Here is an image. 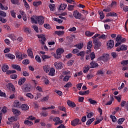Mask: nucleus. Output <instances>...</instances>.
<instances>
[{"mask_svg": "<svg viewBox=\"0 0 128 128\" xmlns=\"http://www.w3.org/2000/svg\"><path fill=\"white\" fill-rule=\"evenodd\" d=\"M31 22L36 24H39L40 26H42L44 22V18L42 16H35L30 18Z\"/></svg>", "mask_w": 128, "mask_h": 128, "instance_id": "nucleus-1", "label": "nucleus"}, {"mask_svg": "<svg viewBox=\"0 0 128 128\" xmlns=\"http://www.w3.org/2000/svg\"><path fill=\"white\" fill-rule=\"evenodd\" d=\"M0 2L1 10H8V3H6V0H1Z\"/></svg>", "mask_w": 128, "mask_h": 128, "instance_id": "nucleus-2", "label": "nucleus"}, {"mask_svg": "<svg viewBox=\"0 0 128 128\" xmlns=\"http://www.w3.org/2000/svg\"><path fill=\"white\" fill-rule=\"evenodd\" d=\"M64 48H58L56 50V54L55 55V58L58 60V58H60V54H64Z\"/></svg>", "mask_w": 128, "mask_h": 128, "instance_id": "nucleus-3", "label": "nucleus"}, {"mask_svg": "<svg viewBox=\"0 0 128 128\" xmlns=\"http://www.w3.org/2000/svg\"><path fill=\"white\" fill-rule=\"evenodd\" d=\"M73 16L74 18L77 20H80V18H82V14H80L78 10H75L74 12Z\"/></svg>", "mask_w": 128, "mask_h": 128, "instance_id": "nucleus-4", "label": "nucleus"}, {"mask_svg": "<svg viewBox=\"0 0 128 128\" xmlns=\"http://www.w3.org/2000/svg\"><path fill=\"white\" fill-rule=\"evenodd\" d=\"M54 66L57 70H62L64 68V64L62 62H58L54 63Z\"/></svg>", "mask_w": 128, "mask_h": 128, "instance_id": "nucleus-5", "label": "nucleus"}, {"mask_svg": "<svg viewBox=\"0 0 128 128\" xmlns=\"http://www.w3.org/2000/svg\"><path fill=\"white\" fill-rule=\"evenodd\" d=\"M38 38H40L39 40L40 42V44H46L44 42H46V36H44V35H38Z\"/></svg>", "mask_w": 128, "mask_h": 128, "instance_id": "nucleus-6", "label": "nucleus"}, {"mask_svg": "<svg viewBox=\"0 0 128 128\" xmlns=\"http://www.w3.org/2000/svg\"><path fill=\"white\" fill-rule=\"evenodd\" d=\"M109 56L108 54L103 55L102 56L98 58V60H103V62H106L108 60Z\"/></svg>", "mask_w": 128, "mask_h": 128, "instance_id": "nucleus-7", "label": "nucleus"}, {"mask_svg": "<svg viewBox=\"0 0 128 128\" xmlns=\"http://www.w3.org/2000/svg\"><path fill=\"white\" fill-rule=\"evenodd\" d=\"M92 42L94 44V48H97L98 50V48H100L102 46V42L98 41V40H94Z\"/></svg>", "mask_w": 128, "mask_h": 128, "instance_id": "nucleus-8", "label": "nucleus"}, {"mask_svg": "<svg viewBox=\"0 0 128 128\" xmlns=\"http://www.w3.org/2000/svg\"><path fill=\"white\" fill-rule=\"evenodd\" d=\"M106 45L109 48H112L114 46V42L112 40H110L107 42Z\"/></svg>", "mask_w": 128, "mask_h": 128, "instance_id": "nucleus-9", "label": "nucleus"}, {"mask_svg": "<svg viewBox=\"0 0 128 128\" xmlns=\"http://www.w3.org/2000/svg\"><path fill=\"white\" fill-rule=\"evenodd\" d=\"M71 124L73 126H76L78 124H82V122H80V120L76 118L71 122Z\"/></svg>", "mask_w": 128, "mask_h": 128, "instance_id": "nucleus-10", "label": "nucleus"}, {"mask_svg": "<svg viewBox=\"0 0 128 128\" xmlns=\"http://www.w3.org/2000/svg\"><path fill=\"white\" fill-rule=\"evenodd\" d=\"M54 122H56L54 124V126H58V124H62V120H60V118L58 117H56L53 120Z\"/></svg>", "mask_w": 128, "mask_h": 128, "instance_id": "nucleus-11", "label": "nucleus"}, {"mask_svg": "<svg viewBox=\"0 0 128 128\" xmlns=\"http://www.w3.org/2000/svg\"><path fill=\"white\" fill-rule=\"evenodd\" d=\"M6 86L8 88H12V92H16V88H14V84H12L8 83L6 84Z\"/></svg>", "mask_w": 128, "mask_h": 128, "instance_id": "nucleus-12", "label": "nucleus"}, {"mask_svg": "<svg viewBox=\"0 0 128 128\" xmlns=\"http://www.w3.org/2000/svg\"><path fill=\"white\" fill-rule=\"evenodd\" d=\"M90 68H98V63L96 62H92L90 63Z\"/></svg>", "mask_w": 128, "mask_h": 128, "instance_id": "nucleus-13", "label": "nucleus"}, {"mask_svg": "<svg viewBox=\"0 0 128 128\" xmlns=\"http://www.w3.org/2000/svg\"><path fill=\"white\" fill-rule=\"evenodd\" d=\"M67 104H68V106H70V108H76V106L74 102H72L70 100H68Z\"/></svg>", "mask_w": 128, "mask_h": 128, "instance_id": "nucleus-14", "label": "nucleus"}, {"mask_svg": "<svg viewBox=\"0 0 128 128\" xmlns=\"http://www.w3.org/2000/svg\"><path fill=\"white\" fill-rule=\"evenodd\" d=\"M10 68L8 66L6 65V64H4L2 66V70L4 72H6L7 70Z\"/></svg>", "mask_w": 128, "mask_h": 128, "instance_id": "nucleus-15", "label": "nucleus"}, {"mask_svg": "<svg viewBox=\"0 0 128 128\" xmlns=\"http://www.w3.org/2000/svg\"><path fill=\"white\" fill-rule=\"evenodd\" d=\"M26 80V79L24 77L20 78L18 82L19 86H22L23 84H24Z\"/></svg>", "mask_w": 128, "mask_h": 128, "instance_id": "nucleus-16", "label": "nucleus"}, {"mask_svg": "<svg viewBox=\"0 0 128 128\" xmlns=\"http://www.w3.org/2000/svg\"><path fill=\"white\" fill-rule=\"evenodd\" d=\"M6 56L9 60H14V58H16V56L12 54H6Z\"/></svg>", "mask_w": 128, "mask_h": 128, "instance_id": "nucleus-17", "label": "nucleus"}, {"mask_svg": "<svg viewBox=\"0 0 128 128\" xmlns=\"http://www.w3.org/2000/svg\"><path fill=\"white\" fill-rule=\"evenodd\" d=\"M43 70L45 72H48L50 70V66L48 65H45L43 66Z\"/></svg>", "mask_w": 128, "mask_h": 128, "instance_id": "nucleus-18", "label": "nucleus"}, {"mask_svg": "<svg viewBox=\"0 0 128 128\" xmlns=\"http://www.w3.org/2000/svg\"><path fill=\"white\" fill-rule=\"evenodd\" d=\"M12 112L14 116H20V111L18 110V109L12 108Z\"/></svg>", "mask_w": 128, "mask_h": 128, "instance_id": "nucleus-19", "label": "nucleus"}, {"mask_svg": "<svg viewBox=\"0 0 128 128\" xmlns=\"http://www.w3.org/2000/svg\"><path fill=\"white\" fill-rule=\"evenodd\" d=\"M20 108L22 110H28L30 108V107L26 104H22L20 106Z\"/></svg>", "mask_w": 128, "mask_h": 128, "instance_id": "nucleus-20", "label": "nucleus"}, {"mask_svg": "<svg viewBox=\"0 0 128 128\" xmlns=\"http://www.w3.org/2000/svg\"><path fill=\"white\" fill-rule=\"evenodd\" d=\"M27 53L28 56H30V58H33L34 54L32 53V49H28L27 50Z\"/></svg>", "mask_w": 128, "mask_h": 128, "instance_id": "nucleus-21", "label": "nucleus"}, {"mask_svg": "<svg viewBox=\"0 0 128 128\" xmlns=\"http://www.w3.org/2000/svg\"><path fill=\"white\" fill-rule=\"evenodd\" d=\"M76 48H77L78 50H82L84 48V43L80 42L78 44H76L74 46Z\"/></svg>", "mask_w": 128, "mask_h": 128, "instance_id": "nucleus-22", "label": "nucleus"}, {"mask_svg": "<svg viewBox=\"0 0 128 128\" xmlns=\"http://www.w3.org/2000/svg\"><path fill=\"white\" fill-rule=\"evenodd\" d=\"M56 72V70L54 68H50V71L48 73L49 76H54V72Z\"/></svg>", "mask_w": 128, "mask_h": 128, "instance_id": "nucleus-23", "label": "nucleus"}, {"mask_svg": "<svg viewBox=\"0 0 128 128\" xmlns=\"http://www.w3.org/2000/svg\"><path fill=\"white\" fill-rule=\"evenodd\" d=\"M16 58H18V60H22V53L16 52Z\"/></svg>", "mask_w": 128, "mask_h": 128, "instance_id": "nucleus-24", "label": "nucleus"}, {"mask_svg": "<svg viewBox=\"0 0 128 128\" xmlns=\"http://www.w3.org/2000/svg\"><path fill=\"white\" fill-rule=\"evenodd\" d=\"M12 66L14 70H18V72H22V68H20V66L18 64H14Z\"/></svg>", "mask_w": 128, "mask_h": 128, "instance_id": "nucleus-25", "label": "nucleus"}, {"mask_svg": "<svg viewBox=\"0 0 128 128\" xmlns=\"http://www.w3.org/2000/svg\"><path fill=\"white\" fill-rule=\"evenodd\" d=\"M67 6L68 5L64 3L61 4L60 7V10H64L66 8Z\"/></svg>", "mask_w": 128, "mask_h": 128, "instance_id": "nucleus-26", "label": "nucleus"}, {"mask_svg": "<svg viewBox=\"0 0 128 128\" xmlns=\"http://www.w3.org/2000/svg\"><path fill=\"white\" fill-rule=\"evenodd\" d=\"M8 120L10 122H16V120H18V117L16 116H12L10 118H8Z\"/></svg>", "mask_w": 128, "mask_h": 128, "instance_id": "nucleus-27", "label": "nucleus"}, {"mask_svg": "<svg viewBox=\"0 0 128 128\" xmlns=\"http://www.w3.org/2000/svg\"><path fill=\"white\" fill-rule=\"evenodd\" d=\"M48 6L51 12H54V8H56V4H51L48 5Z\"/></svg>", "mask_w": 128, "mask_h": 128, "instance_id": "nucleus-28", "label": "nucleus"}, {"mask_svg": "<svg viewBox=\"0 0 128 128\" xmlns=\"http://www.w3.org/2000/svg\"><path fill=\"white\" fill-rule=\"evenodd\" d=\"M114 100V96H110V100L106 104V106H110L112 104V101Z\"/></svg>", "mask_w": 128, "mask_h": 128, "instance_id": "nucleus-29", "label": "nucleus"}, {"mask_svg": "<svg viewBox=\"0 0 128 128\" xmlns=\"http://www.w3.org/2000/svg\"><path fill=\"white\" fill-rule=\"evenodd\" d=\"M85 34L86 36H92L94 34V32H90V31H86L85 32Z\"/></svg>", "mask_w": 128, "mask_h": 128, "instance_id": "nucleus-30", "label": "nucleus"}, {"mask_svg": "<svg viewBox=\"0 0 128 128\" xmlns=\"http://www.w3.org/2000/svg\"><path fill=\"white\" fill-rule=\"evenodd\" d=\"M84 54H86V52L84 51H82L80 52V53L77 54L78 56H82V58H84Z\"/></svg>", "mask_w": 128, "mask_h": 128, "instance_id": "nucleus-31", "label": "nucleus"}, {"mask_svg": "<svg viewBox=\"0 0 128 128\" xmlns=\"http://www.w3.org/2000/svg\"><path fill=\"white\" fill-rule=\"evenodd\" d=\"M14 108H20V102H18V100H14Z\"/></svg>", "mask_w": 128, "mask_h": 128, "instance_id": "nucleus-32", "label": "nucleus"}, {"mask_svg": "<svg viewBox=\"0 0 128 128\" xmlns=\"http://www.w3.org/2000/svg\"><path fill=\"white\" fill-rule=\"evenodd\" d=\"M89 70H90V66L86 65L84 68V70H83V72H84V74H86V72H88Z\"/></svg>", "mask_w": 128, "mask_h": 128, "instance_id": "nucleus-33", "label": "nucleus"}, {"mask_svg": "<svg viewBox=\"0 0 128 128\" xmlns=\"http://www.w3.org/2000/svg\"><path fill=\"white\" fill-rule=\"evenodd\" d=\"M88 102H90V104H96L98 102L96 100H92V98H89Z\"/></svg>", "mask_w": 128, "mask_h": 128, "instance_id": "nucleus-34", "label": "nucleus"}, {"mask_svg": "<svg viewBox=\"0 0 128 128\" xmlns=\"http://www.w3.org/2000/svg\"><path fill=\"white\" fill-rule=\"evenodd\" d=\"M98 14L100 15V20H104V14L102 11H98Z\"/></svg>", "mask_w": 128, "mask_h": 128, "instance_id": "nucleus-35", "label": "nucleus"}, {"mask_svg": "<svg viewBox=\"0 0 128 128\" xmlns=\"http://www.w3.org/2000/svg\"><path fill=\"white\" fill-rule=\"evenodd\" d=\"M24 124H27L28 126H32V124H34V123H32V122L28 120H26L24 122Z\"/></svg>", "mask_w": 128, "mask_h": 128, "instance_id": "nucleus-36", "label": "nucleus"}, {"mask_svg": "<svg viewBox=\"0 0 128 128\" xmlns=\"http://www.w3.org/2000/svg\"><path fill=\"white\" fill-rule=\"evenodd\" d=\"M6 72V74L10 76V74H16V71L15 70H7Z\"/></svg>", "mask_w": 128, "mask_h": 128, "instance_id": "nucleus-37", "label": "nucleus"}, {"mask_svg": "<svg viewBox=\"0 0 128 128\" xmlns=\"http://www.w3.org/2000/svg\"><path fill=\"white\" fill-rule=\"evenodd\" d=\"M42 4V2H41V1L33 2V6H40Z\"/></svg>", "mask_w": 128, "mask_h": 128, "instance_id": "nucleus-38", "label": "nucleus"}, {"mask_svg": "<svg viewBox=\"0 0 128 128\" xmlns=\"http://www.w3.org/2000/svg\"><path fill=\"white\" fill-rule=\"evenodd\" d=\"M92 48V41H90L88 42V50H90Z\"/></svg>", "mask_w": 128, "mask_h": 128, "instance_id": "nucleus-39", "label": "nucleus"}, {"mask_svg": "<svg viewBox=\"0 0 128 128\" xmlns=\"http://www.w3.org/2000/svg\"><path fill=\"white\" fill-rule=\"evenodd\" d=\"M54 34H57L58 36H62L64 34V31H56L55 32Z\"/></svg>", "mask_w": 128, "mask_h": 128, "instance_id": "nucleus-40", "label": "nucleus"}, {"mask_svg": "<svg viewBox=\"0 0 128 128\" xmlns=\"http://www.w3.org/2000/svg\"><path fill=\"white\" fill-rule=\"evenodd\" d=\"M124 120H126L125 118H119L118 120V124H122V122H124Z\"/></svg>", "mask_w": 128, "mask_h": 128, "instance_id": "nucleus-41", "label": "nucleus"}, {"mask_svg": "<svg viewBox=\"0 0 128 128\" xmlns=\"http://www.w3.org/2000/svg\"><path fill=\"white\" fill-rule=\"evenodd\" d=\"M94 118H92L91 119L88 120L86 122V126H90V124H92V122H94Z\"/></svg>", "mask_w": 128, "mask_h": 128, "instance_id": "nucleus-42", "label": "nucleus"}, {"mask_svg": "<svg viewBox=\"0 0 128 128\" xmlns=\"http://www.w3.org/2000/svg\"><path fill=\"white\" fill-rule=\"evenodd\" d=\"M120 47L121 48V50H128V46L126 45L122 44Z\"/></svg>", "mask_w": 128, "mask_h": 128, "instance_id": "nucleus-43", "label": "nucleus"}, {"mask_svg": "<svg viewBox=\"0 0 128 128\" xmlns=\"http://www.w3.org/2000/svg\"><path fill=\"white\" fill-rule=\"evenodd\" d=\"M72 82H68L64 86V88H72Z\"/></svg>", "mask_w": 128, "mask_h": 128, "instance_id": "nucleus-44", "label": "nucleus"}, {"mask_svg": "<svg viewBox=\"0 0 128 128\" xmlns=\"http://www.w3.org/2000/svg\"><path fill=\"white\" fill-rule=\"evenodd\" d=\"M74 63V60H70L68 62L67 64L69 66H72Z\"/></svg>", "mask_w": 128, "mask_h": 128, "instance_id": "nucleus-45", "label": "nucleus"}, {"mask_svg": "<svg viewBox=\"0 0 128 128\" xmlns=\"http://www.w3.org/2000/svg\"><path fill=\"white\" fill-rule=\"evenodd\" d=\"M122 38V35L119 34L117 36L116 40V42H120Z\"/></svg>", "mask_w": 128, "mask_h": 128, "instance_id": "nucleus-46", "label": "nucleus"}, {"mask_svg": "<svg viewBox=\"0 0 128 128\" xmlns=\"http://www.w3.org/2000/svg\"><path fill=\"white\" fill-rule=\"evenodd\" d=\"M114 97L116 100H117L118 102H120V100H122V96H114Z\"/></svg>", "mask_w": 128, "mask_h": 128, "instance_id": "nucleus-47", "label": "nucleus"}, {"mask_svg": "<svg viewBox=\"0 0 128 128\" xmlns=\"http://www.w3.org/2000/svg\"><path fill=\"white\" fill-rule=\"evenodd\" d=\"M35 60L38 62H42V60H40V57L38 56H36L35 57Z\"/></svg>", "mask_w": 128, "mask_h": 128, "instance_id": "nucleus-48", "label": "nucleus"}, {"mask_svg": "<svg viewBox=\"0 0 128 128\" xmlns=\"http://www.w3.org/2000/svg\"><path fill=\"white\" fill-rule=\"evenodd\" d=\"M51 56H48V55H42V58L43 60H44L46 58H50Z\"/></svg>", "mask_w": 128, "mask_h": 128, "instance_id": "nucleus-49", "label": "nucleus"}, {"mask_svg": "<svg viewBox=\"0 0 128 128\" xmlns=\"http://www.w3.org/2000/svg\"><path fill=\"white\" fill-rule=\"evenodd\" d=\"M8 110V108H6V107L4 106L2 108L1 110L2 112V114H6V112Z\"/></svg>", "mask_w": 128, "mask_h": 128, "instance_id": "nucleus-50", "label": "nucleus"}, {"mask_svg": "<svg viewBox=\"0 0 128 128\" xmlns=\"http://www.w3.org/2000/svg\"><path fill=\"white\" fill-rule=\"evenodd\" d=\"M11 2L13 4H18V2H20V0H11Z\"/></svg>", "mask_w": 128, "mask_h": 128, "instance_id": "nucleus-51", "label": "nucleus"}, {"mask_svg": "<svg viewBox=\"0 0 128 128\" xmlns=\"http://www.w3.org/2000/svg\"><path fill=\"white\" fill-rule=\"evenodd\" d=\"M110 118H112L113 122H116V118L114 116L110 115Z\"/></svg>", "mask_w": 128, "mask_h": 128, "instance_id": "nucleus-52", "label": "nucleus"}, {"mask_svg": "<svg viewBox=\"0 0 128 128\" xmlns=\"http://www.w3.org/2000/svg\"><path fill=\"white\" fill-rule=\"evenodd\" d=\"M121 64L123 66H128V60H123L121 62Z\"/></svg>", "mask_w": 128, "mask_h": 128, "instance_id": "nucleus-53", "label": "nucleus"}, {"mask_svg": "<svg viewBox=\"0 0 128 128\" xmlns=\"http://www.w3.org/2000/svg\"><path fill=\"white\" fill-rule=\"evenodd\" d=\"M10 78H12V80H16V78H18V75H16V74H11L10 76Z\"/></svg>", "mask_w": 128, "mask_h": 128, "instance_id": "nucleus-54", "label": "nucleus"}, {"mask_svg": "<svg viewBox=\"0 0 128 128\" xmlns=\"http://www.w3.org/2000/svg\"><path fill=\"white\" fill-rule=\"evenodd\" d=\"M82 83H79L76 84V88L79 90H80V88H82Z\"/></svg>", "mask_w": 128, "mask_h": 128, "instance_id": "nucleus-55", "label": "nucleus"}, {"mask_svg": "<svg viewBox=\"0 0 128 128\" xmlns=\"http://www.w3.org/2000/svg\"><path fill=\"white\" fill-rule=\"evenodd\" d=\"M54 92H56V94H57L60 96H62V92L60 90H55Z\"/></svg>", "mask_w": 128, "mask_h": 128, "instance_id": "nucleus-56", "label": "nucleus"}, {"mask_svg": "<svg viewBox=\"0 0 128 128\" xmlns=\"http://www.w3.org/2000/svg\"><path fill=\"white\" fill-rule=\"evenodd\" d=\"M22 64H30V60L28 59H25L22 61Z\"/></svg>", "mask_w": 128, "mask_h": 128, "instance_id": "nucleus-57", "label": "nucleus"}, {"mask_svg": "<svg viewBox=\"0 0 128 128\" xmlns=\"http://www.w3.org/2000/svg\"><path fill=\"white\" fill-rule=\"evenodd\" d=\"M70 76H64V78L63 79L64 82H68L70 80Z\"/></svg>", "mask_w": 128, "mask_h": 128, "instance_id": "nucleus-58", "label": "nucleus"}, {"mask_svg": "<svg viewBox=\"0 0 128 128\" xmlns=\"http://www.w3.org/2000/svg\"><path fill=\"white\" fill-rule=\"evenodd\" d=\"M90 58L92 60L96 58V55L94 54V52L91 53V54H90Z\"/></svg>", "mask_w": 128, "mask_h": 128, "instance_id": "nucleus-59", "label": "nucleus"}, {"mask_svg": "<svg viewBox=\"0 0 128 128\" xmlns=\"http://www.w3.org/2000/svg\"><path fill=\"white\" fill-rule=\"evenodd\" d=\"M0 16H4V18H6V13L4 11H0Z\"/></svg>", "mask_w": 128, "mask_h": 128, "instance_id": "nucleus-60", "label": "nucleus"}, {"mask_svg": "<svg viewBox=\"0 0 128 128\" xmlns=\"http://www.w3.org/2000/svg\"><path fill=\"white\" fill-rule=\"evenodd\" d=\"M26 96H28V98H34V96L32 94L30 93H28L26 94Z\"/></svg>", "mask_w": 128, "mask_h": 128, "instance_id": "nucleus-61", "label": "nucleus"}, {"mask_svg": "<svg viewBox=\"0 0 128 128\" xmlns=\"http://www.w3.org/2000/svg\"><path fill=\"white\" fill-rule=\"evenodd\" d=\"M32 28L36 32H38V27L37 26H32Z\"/></svg>", "mask_w": 128, "mask_h": 128, "instance_id": "nucleus-62", "label": "nucleus"}, {"mask_svg": "<svg viewBox=\"0 0 128 128\" xmlns=\"http://www.w3.org/2000/svg\"><path fill=\"white\" fill-rule=\"evenodd\" d=\"M74 5H68V10H74Z\"/></svg>", "mask_w": 128, "mask_h": 128, "instance_id": "nucleus-63", "label": "nucleus"}, {"mask_svg": "<svg viewBox=\"0 0 128 128\" xmlns=\"http://www.w3.org/2000/svg\"><path fill=\"white\" fill-rule=\"evenodd\" d=\"M14 128H20V123L17 122L15 124H14Z\"/></svg>", "mask_w": 128, "mask_h": 128, "instance_id": "nucleus-64", "label": "nucleus"}]
</instances>
